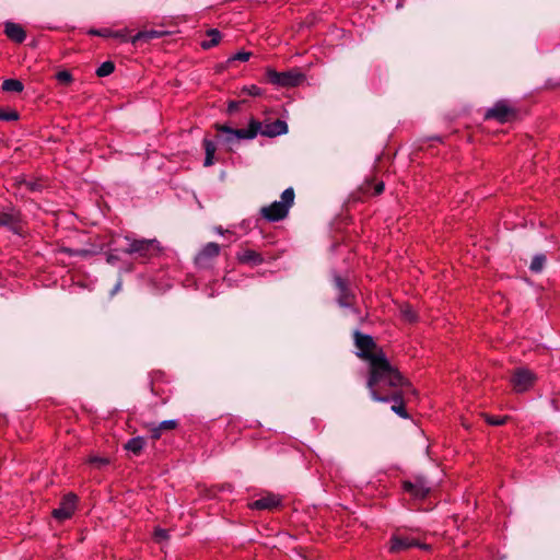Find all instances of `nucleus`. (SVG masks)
Masks as SVG:
<instances>
[{
    "instance_id": "obj_1",
    "label": "nucleus",
    "mask_w": 560,
    "mask_h": 560,
    "mask_svg": "<svg viewBox=\"0 0 560 560\" xmlns=\"http://www.w3.org/2000/svg\"><path fill=\"white\" fill-rule=\"evenodd\" d=\"M385 364L386 366L380 369L377 374L373 373V365L369 366L366 386L375 401H398L401 398V388L410 384L386 357Z\"/></svg>"
},
{
    "instance_id": "obj_2",
    "label": "nucleus",
    "mask_w": 560,
    "mask_h": 560,
    "mask_svg": "<svg viewBox=\"0 0 560 560\" xmlns=\"http://www.w3.org/2000/svg\"><path fill=\"white\" fill-rule=\"evenodd\" d=\"M219 132L225 133L224 141L228 144L233 143L235 140L254 139L258 133L266 137H277L288 132V125L281 119L262 125L256 119H250L248 128L232 129L225 125H215Z\"/></svg>"
},
{
    "instance_id": "obj_3",
    "label": "nucleus",
    "mask_w": 560,
    "mask_h": 560,
    "mask_svg": "<svg viewBox=\"0 0 560 560\" xmlns=\"http://www.w3.org/2000/svg\"><path fill=\"white\" fill-rule=\"evenodd\" d=\"M355 348L358 349L357 355L369 362V366L373 365V373L377 374L380 369L386 366L385 353L377 347L373 337L362 334L359 330L353 332Z\"/></svg>"
},
{
    "instance_id": "obj_4",
    "label": "nucleus",
    "mask_w": 560,
    "mask_h": 560,
    "mask_svg": "<svg viewBox=\"0 0 560 560\" xmlns=\"http://www.w3.org/2000/svg\"><path fill=\"white\" fill-rule=\"evenodd\" d=\"M126 247L124 252L128 255H135L136 258L150 259L158 256L162 248L160 242L155 238H131L125 237Z\"/></svg>"
},
{
    "instance_id": "obj_5",
    "label": "nucleus",
    "mask_w": 560,
    "mask_h": 560,
    "mask_svg": "<svg viewBox=\"0 0 560 560\" xmlns=\"http://www.w3.org/2000/svg\"><path fill=\"white\" fill-rule=\"evenodd\" d=\"M294 197L293 188H287L281 195V200L275 201L270 206L262 207L260 214L269 222H277L284 219L294 202Z\"/></svg>"
},
{
    "instance_id": "obj_6",
    "label": "nucleus",
    "mask_w": 560,
    "mask_h": 560,
    "mask_svg": "<svg viewBox=\"0 0 560 560\" xmlns=\"http://www.w3.org/2000/svg\"><path fill=\"white\" fill-rule=\"evenodd\" d=\"M536 380L537 376L533 371L526 368H517L514 370L510 382L513 390L521 394L529 390L534 386Z\"/></svg>"
},
{
    "instance_id": "obj_7",
    "label": "nucleus",
    "mask_w": 560,
    "mask_h": 560,
    "mask_svg": "<svg viewBox=\"0 0 560 560\" xmlns=\"http://www.w3.org/2000/svg\"><path fill=\"white\" fill-rule=\"evenodd\" d=\"M267 78L270 83L283 88L298 86L304 81V74L299 71L278 72L268 70Z\"/></svg>"
},
{
    "instance_id": "obj_8",
    "label": "nucleus",
    "mask_w": 560,
    "mask_h": 560,
    "mask_svg": "<svg viewBox=\"0 0 560 560\" xmlns=\"http://www.w3.org/2000/svg\"><path fill=\"white\" fill-rule=\"evenodd\" d=\"M515 117V109L512 108L506 101L497 102L493 107L489 108L485 114V119H494L501 124L510 121Z\"/></svg>"
},
{
    "instance_id": "obj_9",
    "label": "nucleus",
    "mask_w": 560,
    "mask_h": 560,
    "mask_svg": "<svg viewBox=\"0 0 560 560\" xmlns=\"http://www.w3.org/2000/svg\"><path fill=\"white\" fill-rule=\"evenodd\" d=\"M0 226L7 228L14 234L23 233V225L20 212L15 209L0 210Z\"/></svg>"
},
{
    "instance_id": "obj_10",
    "label": "nucleus",
    "mask_w": 560,
    "mask_h": 560,
    "mask_svg": "<svg viewBox=\"0 0 560 560\" xmlns=\"http://www.w3.org/2000/svg\"><path fill=\"white\" fill-rule=\"evenodd\" d=\"M220 254V245L213 242L206 244L195 258L196 264L206 268L209 267L212 260Z\"/></svg>"
},
{
    "instance_id": "obj_11",
    "label": "nucleus",
    "mask_w": 560,
    "mask_h": 560,
    "mask_svg": "<svg viewBox=\"0 0 560 560\" xmlns=\"http://www.w3.org/2000/svg\"><path fill=\"white\" fill-rule=\"evenodd\" d=\"M77 495L69 493L61 501L59 508L52 511V516L58 521H65L72 516L75 510Z\"/></svg>"
},
{
    "instance_id": "obj_12",
    "label": "nucleus",
    "mask_w": 560,
    "mask_h": 560,
    "mask_svg": "<svg viewBox=\"0 0 560 560\" xmlns=\"http://www.w3.org/2000/svg\"><path fill=\"white\" fill-rule=\"evenodd\" d=\"M404 490L410 493L416 499H423L429 494L430 486L425 479L416 478L413 482L405 481Z\"/></svg>"
},
{
    "instance_id": "obj_13",
    "label": "nucleus",
    "mask_w": 560,
    "mask_h": 560,
    "mask_svg": "<svg viewBox=\"0 0 560 560\" xmlns=\"http://www.w3.org/2000/svg\"><path fill=\"white\" fill-rule=\"evenodd\" d=\"M411 547H419L423 550H429L430 546L427 544H420L417 539L411 537L394 536L392 538V545L389 550L392 552H399L401 550L409 549Z\"/></svg>"
},
{
    "instance_id": "obj_14",
    "label": "nucleus",
    "mask_w": 560,
    "mask_h": 560,
    "mask_svg": "<svg viewBox=\"0 0 560 560\" xmlns=\"http://www.w3.org/2000/svg\"><path fill=\"white\" fill-rule=\"evenodd\" d=\"M281 504L280 497L269 493L260 499H257L249 503V508L253 510H273Z\"/></svg>"
},
{
    "instance_id": "obj_15",
    "label": "nucleus",
    "mask_w": 560,
    "mask_h": 560,
    "mask_svg": "<svg viewBox=\"0 0 560 560\" xmlns=\"http://www.w3.org/2000/svg\"><path fill=\"white\" fill-rule=\"evenodd\" d=\"M336 287L339 291L338 294V304L342 307H349L353 304L354 295L347 288L346 282L340 277L335 278Z\"/></svg>"
},
{
    "instance_id": "obj_16",
    "label": "nucleus",
    "mask_w": 560,
    "mask_h": 560,
    "mask_svg": "<svg viewBox=\"0 0 560 560\" xmlns=\"http://www.w3.org/2000/svg\"><path fill=\"white\" fill-rule=\"evenodd\" d=\"M177 425L178 423L176 420H164L159 424H147V428L151 433V438L153 440H159L164 432L175 430Z\"/></svg>"
},
{
    "instance_id": "obj_17",
    "label": "nucleus",
    "mask_w": 560,
    "mask_h": 560,
    "mask_svg": "<svg viewBox=\"0 0 560 560\" xmlns=\"http://www.w3.org/2000/svg\"><path fill=\"white\" fill-rule=\"evenodd\" d=\"M4 33L10 39H12L15 43H22L26 37V34L22 26L12 22H8L5 24Z\"/></svg>"
},
{
    "instance_id": "obj_18",
    "label": "nucleus",
    "mask_w": 560,
    "mask_h": 560,
    "mask_svg": "<svg viewBox=\"0 0 560 560\" xmlns=\"http://www.w3.org/2000/svg\"><path fill=\"white\" fill-rule=\"evenodd\" d=\"M163 32L155 31V30H149V31H141L138 32L135 36L130 38V42L136 45L140 42H150L154 38H160L163 36Z\"/></svg>"
},
{
    "instance_id": "obj_19",
    "label": "nucleus",
    "mask_w": 560,
    "mask_h": 560,
    "mask_svg": "<svg viewBox=\"0 0 560 560\" xmlns=\"http://www.w3.org/2000/svg\"><path fill=\"white\" fill-rule=\"evenodd\" d=\"M238 259L241 262L250 264V265H259L262 262V257L259 253L253 249H245L238 255Z\"/></svg>"
},
{
    "instance_id": "obj_20",
    "label": "nucleus",
    "mask_w": 560,
    "mask_h": 560,
    "mask_svg": "<svg viewBox=\"0 0 560 560\" xmlns=\"http://www.w3.org/2000/svg\"><path fill=\"white\" fill-rule=\"evenodd\" d=\"M202 143H203V149L206 152L203 165L206 167H208V166L213 165V163H214V153L217 150V145L212 140L207 139V138L203 139Z\"/></svg>"
},
{
    "instance_id": "obj_21",
    "label": "nucleus",
    "mask_w": 560,
    "mask_h": 560,
    "mask_svg": "<svg viewBox=\"0 0 560 560\" xmlns=\"http://www.w3.org/2000/svg\"><path fill=\"white\" fill-rule=\"evenodd\" d=\"M145 445V441L141 436L132 438L130 439L126 444L125 448L127 451L132 452L133 454L138 455L143 450Z\"/></svg>"
},
{
    "instance_id": "obj_22",
    "label": "nucleus",
    "mask_w": 560,
    "mask_h": 560,
    "mask_svg": "<svg viewBox=\"0 0 560 560\" xmlns=\"http://www.w3.org/2000/svg\"><path fill=\"white\" fill-rule=\"evenodd\" d=\"M207 35L209 37V40H203L201 43V47L203 49H209L219 44V42L221 39V34L218 30L211 28L207 32Z\"/></svg>"
},
{
    "instance_id": "obj_23",
    "label": "nucleus",
    "mask_w": 560,
    "mask_h": 560,
    "mask_svg": "<svg viewBox=\"0 0 560 560\" xmlns=\"http://www.w3.org/2000/svg\"><path fill=\"white\" fill-rule=\"evenodd\" d=\"M24 89L23 83L16 79H7L2 82V90L4 92L20 93Z\"/></svg>"
},
{
    "instance_id": "obj_24",
    "label": "nucleus",
    "mask_w": 560,
    "mask_h": 560,
    "mask_svg": "<svg viewBox=\"0 0 560 560\" xmlns=\"http://www.w3.org/2000/svg\"><path fill=\"white\" fill-rule=\"evenodd\" d=\"M401 318L407 323H415L418 319L416 311L409 304H402L399 307Z\"/></svg>"
},
{
    "instance_id": "obj_25",
    "label": "nucleus",
    "mask_w": 560,
    "mask_h": 560,
    "mask_svg": "<svg viewBox=\"0 0 560 560\" xmlns=\"http://www.w3.org/2000/svg\"><path fill=\"white\" fill-rule=\"evenodd\" d=\"M395 404L392 406V410L398 415L399 417L404 419H408L409 415L406 411L405 405H404V392L401 390V398L398 401H394Z\"/></svg>"
},
{
    "instance_id": "obj_26",
    "label": "nucleus",
    "mask_w": 560,
    "mask_h": 560,
    "mask_svg": "<svg viewBox=\"0 0 560 560\" xmlns=\"http://www.w3.org/2000/svg\"><path fill=\"white\" fill-rule=\"evenodd\" d=\"M115 70V65L112 61L103 62L96 70V74L101 78L112 74Z\"/></svg>"
},
{
    "instance_id": "obj_27",
    "label": "nucleus",
    "mask_w": 560,
    "mask_h": 560,
    "mask_svg": "<svg viewBox=\"0 0 560 560\" xmlns=\"http://www.w3.org/2000/svg\"><path fill=\"white\" fill-rule=\"evenodd\" d=\"M90 33L93 35L102 36V37L115 36V37L121 38L122 40H128L121 32H112L108 28H104V30H100V31L92 30Z\"/></svg>"
},
{
    "instance_id": "obj_28",
    "label": "nucleus",
    "mask_w": 560,
    "mask_h": 560,
    "mask_svg": "<svg viewBox=\"0 0 560 560\" xmlns=\"http://www.w3.org/2000/svg\"><path fill=\"white\" fill-rule=\"evenodd\" d=\"M546 262V257L544 255H537L533 258L529 269L534 272H540Z\"/></svg>"
},
{
    "instance_id": "obj_29",
    "label": "nucleus",
    "mask_w": 560,
    "mask_h": 560,
    "mask_svg": "<svg viewBox=\"0 0 560 560\" xmlns=\"http://www.w3.org/2000/svg\"><path fill=\"white\" fill-rule=\"evenodd\" d=\"M56 79L62 85H69L73 81L72 74L67 70L59 71Z\"/></svg>"
},
{
    "instance_id": "obj_30",
    "label": "nucleus",
    "mask_w": 560,
    "mask_h": 560,
    "mask_svg": "<svg viewBox=\"0 0 560 560\" xmlns=\"http://www.w3.org/2000/svg\"><path fill=\"white\" fill-rule=\"evenodd\" d=\"M19 115L14 110L0 109V119L5 121L16 120Z\"/></svg>"
},
{
    "instance_id": "obj_31",
    "label": "nucleus",
    "mask_w": 560,
    "mask_h": 560,
    "mask_svg": "<svg viewBox=\"0 0 560 560\" xmlns=\"http://www.w3.org/2000/svg\"><path fill=\"white\" fill-rule=\"evenodd\" d=\"M508 417L486 416V421L491 425H502L506 422Z\"/></svg>"
},
{
    "instance_id": "obj_32",
    "label": "nucleus",
    "mask_w": 560,
    "mask_h": 560,
    "mask_svg": "<svg viewBox=\"0 0 560 560\" xmlns=\"http://www.w3.org/2000/svg\"><path fill=\"white\" fill-rule=\"evenodd\" d=\"M90 463L95 465V466H97V467H101L103 465H107L108 464V458L94 456V457L90 458Z\"/></svg>"
},
{
    "instance_id": "obj_33",
    "label": "nucleus",
    "mask_w": 560,
    "mask_h": 560,
    "mask_svg": "<svg viewBox=\"0 0 560 560\" xmlns=\"http://www.w3.org/2000/svg\"><path fill=\"white\" fill-rule=\"evenodd\" d=\"M250 57V52L247 51H240L236 55H234L231 60H238V61H247Z\"/></svg>"
},
{
    "instance_id": "obj_34",
    "label": "nucleus",
    "mask_w": 560,
    "mask_h": 560,
    "mask_svg": "<svg viewBox=\"0 0 560 560\" xmlns=\"http://www.w3.org/2000/svg\"><path fill=\"white\" fill-rule=\"evenodd\" d=\"M154 536H155L156 540L161 541L163 539H166L168 537V534H167V530L158 528L154 532Z\"/></svg>"
},
{
    "instance_id": "obj_35",
    "label": "nucleus",
    "mask_w": 560,
    "mask_h": 560,
    "mask_svg": "<svg viewBox=\"0 0 560 560\" xmlns=\"http://www.w3.org/2000/svg\"><path fill=\"white\" fill-rule=\"evenodd\" d=\"M24 185L26 186V188L31 191H35V190H38L42 185L38 184V183H35V182H30V180H25L24 182Z\"/></svg>"
},
{
    "instance_id": "obj_36",
    "label": "nucleus",
    "mask_w": 560,
    "mask_h": 560,
    "mask_svg": "<svg viewBox=\"0 0 560 560\" xmlns=\"http://www.w3.org/2000/svg\"><path fill=\"white\" fill-rule=\"evenodd\" d=\"M383 190H384V183L380 182V183L375 184L373 195H380L383 192Z\"/></svg>"
},
{
    "instance_id": "obj_37",
    "label": "nucleus",
    "mask_w": 560,
    "mask_h": 560,
    "mask_svg": "<svg viewBox=\"0 0 560 560\" xmlns=\"http://www.w3.org/2000/svg\"><path fill=\"white\" fill-rule=\"evenodd\" d=\"M247 92L249 95L257 96L260 94V89L256 85H252L249 89H247Z\"/></svg>"
},
{
    "instance_id": "obj_38",
    "label": "nucleus",
    "mask_w": 560,
    "mask_h": 560,
    "mask_svg": "<svg viewBox=\"0 0 560 560\" xmlns=\"http://www.w3.org/2000/svg\"><path fill=\"white\" fill-rule=\"evenodd\" d=\"M117 260H118V256H117V255H115V254H113V253H109V254L107 255V261H108L109 264H115Z\"/></svg>"
},
{
    "instance_id": "obj_39",
    "label": "nucleus",
    "mask_w": 560,
    "mask_h": 560,
    "mask_svg": "<svg viewBox=\"0 0 560 560\" xmlns=\"http://www.w3.org/2000/svg\"><path fill=\"white\" fill-rule=\"evenodd\" d=\"M121 285L122 281L119 279L112 291V295L116 294L121 289Z\"/></svg>"
},
{
    "instance_id": "obj_40",
    "label": "nucleus",
    "mask_w": 560,
    "mask_h": 560,
    "mask_svg": "<svg viewBox=\"0 0 560 560\" xmlns=\"http://www.w3.org/2000/svg\"><path fill=\"white\" fill-rule=\"evenodd\" d=\"M236 107H237V104H236V103H234V102H232V103L229 105V110H230V112H232V110L236 109Z\"/></svg>"
},
{
    "instance_id": "obj_41",
    "label": "nucleus",
    "mask_w": 560,
    "mask_h": 560,
    "mask_svg": "<svg viewBox=\"0 0 560 560\" xmlns=\"http://www.w3.org/2000/svg\"><path fill=\"white\" fill-rule=\"evenodd\" d=\"M67 252L70 253L71 255L79 254V252H73V250H70V249H68Z\"/></svg>"
}]
</instances>
